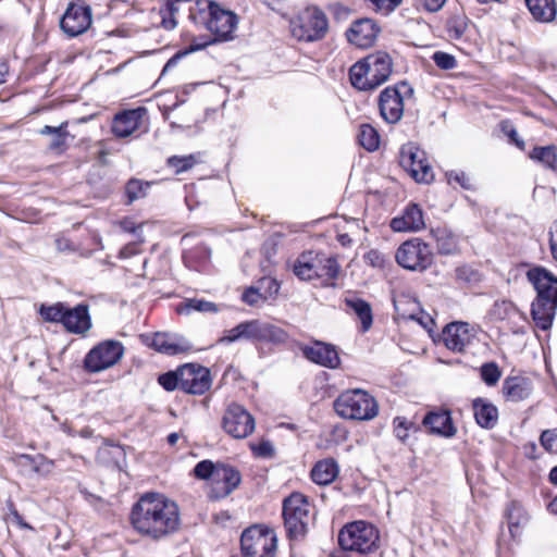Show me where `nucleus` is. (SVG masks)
Listing matches in <instances>:
<instances>
[{
  "mask_svg": "<svg viewBox=\"0 0 557 557\" xmlns=\"http://www.w3.org/2000/svg\"><path fill=\"white\" fill-rule=\"evenodd\" d=\"M129 521L141 536L160 541L178 531L181 513L177 504L164 495L146 493L133 505Z\"/></svg>",
  "mask_w": 557,
  "mask_h": 557,
  "instance_id": "f257e3e1",
  "label": "nucleus"
},
{
  "mask_svg": "<svg viewBox=\"0 0 557 557\" xmlns=\"http://www.w3.org/2000/svg\"><path fill=\"white\" fill-rule=\"evenodd\" d=\"M537 295L531 305V315L537 327L550 329L557 309V277L544 268L536 267L527 273Z\"/></svg>",
  "mask_w": 557,
  "mask_h": 557,
  "instance_id": "f03ea898",
  "label": "nucleus"
},
{
  "mask_svg": "<svg viewBox=\"0 0 557 557\" xmlns=\"http://www.w3.org/2000/svg\"><path fill=\"white\" fill-rule=\"evenodd\" d=\"M189 18L197 27L209 30L219 41L232 40L238 24V16L234 12L212 0H196L189 8Z\"/></svg>",
  "mask_w": 557,
  "mask_h": 557,
  "instance_id": "7ed1b4c3",
  "label": "nucleus"
},
{
  "mask_svg": "<svg viewBox=\"0 0 557 557\" xmlns=\"http://www.w3.org/2000/svg\"><path fill=\"white\" fill-rule=\"evenodd\" d=\"M393 71V60L387 52L376 51L356 62L349 70L351 85L361 91L376 89Z\"/></svg>",
  "mask_w": 557,
  "mask_h": 557,
  "instance_id": "20e7f679",
  "label": "nucleus"
},
{
  "mask_svg": "<svg viewBox=\"0 0 557 557\" xmlns=\"http://www.w3.org/2000/svg\"><path fill=\"white\" fill-rule=\"evenodd\" d=\"M193 473L199 480L210 481V498L212 499L225 498L242 482V474L235 467L224 462H213L209 459L199 461Z\"/></svg>",
  "mask_w": 557,
  "mask_h": 557,
  "instance_id": "39448f33",
  "label": "nucleus"
},
{
  "mask_svg": "<svg viewBox=\"0 0 557 557\" xmlns=\"http://www.w3.org/2000/svg\"><path fill=\"white\" fill-rule=\"evenodd\" d=\"M39 313L46 322L61 323L72 334L85 335L92 326L89 308L85 304L74 308L63 302L41 305Z\"/></svg>",
  "mask_w": 557,
  "mask_h": 557,
  "instance_id": "423d86ee",
  "label": "nucleus"
},
{
  "mask_svg": "<svg viewBox=\"0 0 557 557\" xmlns=\"http://www.w3.org/2000/svg\"><path fill=\"white\" fill-rule=\"evenodd\" d=\"M336 413L349 420L369 421L379 413V405L373 396L363 389L343 392L334 401Z\"/></svg>",
  "mask_w": 557,
  "mask_h": 557,
  "instance_id": "0eeeda50",
  "label": "nucleus"
},
{
  "mask_svg": "<svg viewBox=\"0 0 557 557\" xmlns=\"http://www.w3.org/2000/svg\"><path fill=\"white\" fill-rule=\"evenodd\" d=\"M289 29L298 41H320L329 32V20L319 7L310 5L290 20Z\"/></svg>",
  "mask_w": 557,
  "mask_h": 557,
  "instance_id": "6e6552de",
  "label": "nucleus"
},
{
  "mask_svg": "<svg viewBox=\"0 0 557 557\" xmlns=\"http://www.w3.org/2000/svg\"><path fill=\"white\" fill-rule=\"evenodd\" d=\"M283 518L286 533L290 540L302 539L310 520V505L306 497L299 493H293L283 503Z\"/></svg>",
  "mask_w": 557,
  "mask_h": 557,
  "instance_id": "1a4fd4ad",
  "label": "nucleus"
},
{
  "mask_svg": "<svg viewBox=\"0 0 557 557\" xmlns=\"http://www.w3.org/2000/svg\"><path fill=\"white\" fill-rule=\"evenodd\" d=\"M377 542V530L364 521L348 523L338 533V544L344 550L366 554L371 552Z\"/></svg>",
  "mask_w": 557,
  "mask_h": 557,
  "instance_id": "9d476101",
  "label": "nucleus"
},
{
  "mask_svg": "<svg viewBox=\"0 0 557 557\" xmlns=\"http://www.w3.org/2000/svg\"><path fill=\"white\" fill-rule=\"evenodd\" d=\"M277 540L273 531L259 524L247 528L240 536L243 557H275Z\"/></svg>",
  "mask_w": 557,
  "mask_h": 557,
  "instance_id": "9b49d317",
  "label": "nucleus"
},
{
  "mask_svg": "<svg viewBox=\"0 0 557 557\" xmlns=\"http://www.w3.org/2000/svg\"><path fill=\"white\" fill-rule=\"evenodd\" d=\"M396 261L404 269L422 272L433 262V253L428 244L419 238L403 243L396 251Z\"/></svg>",
  "mask_w": 557,
  "mask_h": 557,
  "instance_id": "f8f14e48",
  "label": "nucleus"
},
{
  "mask_svg": "<svg viewBox=\"0 0 557 557\" xmlns=\"http://www.w3.org/2000/svg\"><path fill=\"white\" fill-rule=\"evenodd\" d=\"M124 355V346L115 339H107L89 350L84 366L89 372H100L115 366Z\"/></svg>",
  "mask_w": 557,
  "mask_h": 557,
  "instance_id": "ddd939ff",
  "label": "nucleus"
},
{
  "mask_svg": "<svg viewBox=\"0 0 557 557\" xmlns=\"http://www.w3.org/2000/svg\"><path fill=\"white\" fill-rule=\"evenodd\" d=\"M399 163L418 183L428 184L434 178L433 170L425 158V152L411 143L401 147Z\"/></svg>",
  "mask_w": 557,
  "mask_h": 557,
  "instance_id": "4468645a",
  "label": "nucleus"
},
{
  "mask_svg": "<svg viewBox=\"0 0 557 557\" xmlns=\"http://www.w3.org/2000/svg\"><path fill=\"white\" fill-rule=\"evenodd\" d=\"M412 95L413 90L407 83L401 82L394 87H386L379 97L380 113L384 121L389 124L397 123L404 114V96L401 90Z\"/></svg>",
  "mask_w": 557,
  "mask_h": 557,
  "instance_id": "2eb2a0df",
  "label": "nucleus"
},
{
  "mask_svg": "<svg viewBox=\"0 0 557 557\" xmlns=\"http://www.w3.org/2000/svg\"><path fill=\"white\" fill-rule=\"evenodd\" d=\"M212 385L210 370L198 363L181 367V391L191 395H203Z\"/></svg>",
  "mask_w": 557,
  "mask_h": 557,
  "instance_id": "dca6fc26",
  "label": "nucleus"
},
{
  "mask_svg": "<svg viewBox=\"0 0 557 557\" xmlns=\"http://www.w3.org/2000/svg\"><path fill=\"white\" fill-rule=\"evenodd\" d=\"M223 428L234 438H245L253 432L255 419L243 406L232 404L224 413Z\"/></svg>",
  "mask_w": 557,
  "mask_h": 557,
  "instance_id": "f3484780",
  "label": "nucleus"
},
{
  "mask_svg": "<svg viewBox=\"0 0 557 557\" xmlns=\"http://www.w3.org/2000/svg\"><path fill=\"white\" fill-rule=\"evenodd\" d=\"M91 21L90 7L71 2L60 20V27L67 36L76 37L89 28Z\"/></svg>",
  "mask_w": 557,
  "mask_h": 557,
  "instance_id": "a211bd4d",
  "label": "nucleus"
},
{
  "mask_svg": "<svg viewBox=\"0 0 557 557\" xmlns=\"http://www.w3.org/2000/svg\"><path fill=\"white\" fill-rule=\"evenodd\" d=\"M145 342L156 351L168 356L180 355L191 349V344L175 333L157 332L151 336H146Z\"/></svg>",
  "mask_w": 557,
  "mask_h": 557,
  "instance_id": "6ab92c4d",
  "label": "nucleus"
},
{
  "mask_svg": "<svg viewBox=\"0 0 557 557\" xmlns=\"http://www.w3.org/2000/svg\"><path fill=\"white\" fill-rule=\"evenodd\" d=\"M470 325L466 322L447 324L442 332L444 345L451 351L462 352L472 342Z\"/></svg>",
  "mask_w": 557,
  "mask_h": 557,
  "instance_id": "aec40b11",
  "label": "nucleus"
},
{
  "mask_svg": "<svg viewBox=\"0 0 557 557\" xmlns=\"http://www.w3.org/2000/svg\"><path fill=\"white\" fill-rule=\"evenodd\" d=\"M380 33V27L371 18L355 21L347 30L346 36L350 44L359 48L371 47Z\"/></svg>",
  "mask_w": 557,
  "mask_h": 557,
  "instance_id": "412c9836",
  "label": "nucleus"
},
{
  "mask_svg": "<svg viewBox=\"0 0 557 557\" xmlns=\"http://www.w3.org/2000/svg\"><path fill=\"white\" fill-rule=\"evenodd\" d=\"M490 317L495 321H507L515 334L522 333L520 324L527 321L525 313L520 311L513 302L506 299L494 302L490 310Z\"/></svg>",
  "mask_w": 557,
  "mask_h": 557,
  "instance_id": "4be33fe9",
  "label": "nucleus"
},
{
  "mask_svg": "<svg viewBox=\"0 0 557 557\" xmlns=\"http://www.w3.org/2000/svg\"><path fill=\"white\" fill-rule=\"evenodd\" d=\"M301 351L308 360L325 368L335 369L341 363L337 350L330 344L314 342L311 346H304Z\"/></svg>",
  "mask_w": 557,
  "mask_h": 557,
  "instance_id": "5701e85b",
  "label": "nucleus"
},
{
  "mask_svg": "<svg viewBox=\"0 0 557 557\" xmlns=\"http://www.w3.org/2000/svg\"><path fill=\"white\" fill-rule=\"evenodd\" d=\"M422 423L432 434H436L442 437L450 438L457 433V428L453 422L451 413L447 409L428 412L423 418Z\"/></svg>",
  "mask_w": 557,
  "mask_h": 557,
  "instance_id": "b1692460",
  "label": "nucleus"
},
{
  "mask_svg": "<svg viewBox=\"0 0 557 557\" xmlns=\"http://www.w3.org/2000/svg\"><path fill=\"white\" fill-rule=\"evenodd\" d=\"M14 463L25 476H33L34 474L47 476L51 473L54 466L52 460L40 454L36 456L18 455L14 458Z\"/></svg>",
  "mask_w": 557,
  "mask_h": 557,
  "instance_id": "393cba45",
  "label": "nucleus"
},
{
  "mask_svg": "<svg viewBox=\"0 0 557 557\" xmlns=\"http://www.w3.org/2000/svg\"><path fill=\"white\" fill-rule=\"evenodd\" d=\"M146 109L137 108L117 113L112 121V133L116 137L125 138L132 135L140 124Z\"/></svg>",
  "mask_w": 557,
  "mask_h": 557,
  "instance_id": "a878e982",
  "label": "nucleus"
},
{
  "mask_svg": "<svg viewBox=\"0 0 557 557\" xmlns=\"http://www.w3.org/2000/svg\"><path fill=\"white\" fill-rule=\"evenodd\" d=\"M193 238L191 234H185L181 243L185 247L183 251V261L186 267L194 270H200L208 264L211 258V249L205 244H197L194 248H187Z\"/></svg>",
  "mask_w": 557,
  "mask_h": 557,
  "instance_id": "bb28decb",
  "label": "nucleus"
},
{
  "mask_svg": "<svg viewBox=\"0 0 557 557\" xmlns=\"http://www.w3.org/2000/svg\"><path fill=\"white\" fill-rule=\"evenodd\" d=\"M391 227L395 232H417L424 227L422 210L418 205H409L401 216L391 221Z\"/></svg>",
  "mask_w": 557,
  "mask_h": 557,
  "instance_id": "cd10ccee",
  "label": "nucleus"
},
{
  "mask_svg": "<svg viewBox=\"0 0 557 557\" xmlns=\"http://www.w3.org/2000/svg\"><path fill=\"white\" fill-rule=\"evenodd\" d=\"M288 333L282 327L262 320L256 319V338L255 342L268 343L272 345H282L288 341Z\"/></svg>",
  "mask_w": 557,
  "mask_h": 557,
  "instance_id": "c85d7f7f",
  "label": "nucleus"
},
{
  "mask_svg": "<svg viewBox=\"0 0 557 557\" xmlns=\"http://www.w3.org/2000/svg\"><path fill=\"white\" fill-rule=\"evenodd\" d=\"M476 423L486 430H492L498 421V409L488 400L478 397L472 401Z\"/></svg>",
  "mask_w": 557,
  "mask_h": 557,
  "instance_id": "c756f323",
  "label": "nucleus"
},
{
  "mask_svg": "<svg viewBox=\"0 0 557 557\" xmlns=\"http://www.w3.org/2000/svg\"><path fill=\"white\" fill-rule=\"evenodd\" d=\"M532 391V382L524 376H508L503 384L504 395L516 403L527 399Z\"/></svg>",
  "mask_w": 557,
  "mask_h": 557,
  "instance_id": "7c9ffc66",
  "label": "nucleus"
},
{
  "mask_svg": "<svg viewBox=\"0 0 557 557\" xmlns=\"http://www.w3.org/2000/svg\"><path fill=\"white\" fill-rule=\"evenodd\" d=\"M527 7L536 22L550 23L557 15L555 0H525Z\"/></svg>",
  "mask_w": 557,
  "mask_h": 557,
  "instance_id": "2f4dec72",
  "label": "nucleus"
},
{
  "mask_svg": "<svg viewBox=\"0 0 557 557\" xmlns=\"http://www.w3.org/2000/svg\"><path fill=\"white\" fill-rule=\"evenodd\" d=\"M338 472V465L334 459H323L318 461L312 468L311 479L319 485H329L336 479Z\"/></svg>",
  "mask_w": 557,
  "mask_h": 557,
  "instance_id": "473e14b6",
  "label": "nucleus"
},
{
  "mask_svg": "<svg viewBox=\"0 0 557 557\" xmlns=\"http://www.w3.org/2000/svg\"><path fill=\"white\" fill-rule=\"evenodd\" d=\"M345 304L347 308L351 310L360 320L361 332H368L373 323V314L370 304L358 297L346 298Z\"/></svg>",
  "mask_w": 557,
  "mask_h": 557,
  "instance_id": "72a5a7b5",
  "label": "nucleus"
},
{
  "mask_svg": "<svg viewBox=\"0 0 557 557\" xmlns=\"http://www.w3.org/2000/svg\"><path fill=\"white\" fill-rule=\"evenodd\" d=\"M339 264L333 257L314 253V278L335 280L339 273Z\"/></svg>",
  "mask_w": 557,
  "mask_h": 557,
  "instance_id": "f704fd0d",
  "label": "nucleus"
},
{
  "mask_svg": "<svg viewBox=\"0 0 557 557\" xmlns=\"http://www.w3.org/2000/svg\"><path fill=\"white\" fill-rule=\"evenodd\" d=\"M38 133L44 136H51L48 146L51 151L61 153L65 150L66 138L69 136L67 122H63L59 126L45 125Z\"/></svg>",
  "mask_w": 557,
  "mask_h": 557,
  "instance_id": "c9c22d12",
  "label": "nucleus"
},
{
  "mask_svg": "<svg viewBox=\"0 0 557 557\" xmlns=\"http://www.w3.org/2000/svg\"><path fill=\"white\" fill-rule=\"evenodd\" d=\"M294 273L304 281L314 278V252L308 251L300 255L294 264Z\"/></svg>",
  "mask_w": 557,
  "mask_h": 557,
  "instance_id": "e433bc0d",
  "label": "nucleus"
},
{
  "mask_svg": "<svg viewBox=\"0 0 557 557\" xmlns=\"http://www.w3.org/2000/svg\"><path fill=\"white\" fill-rule=\"evenodd\" d=\"M506 515H507L509 531L512 536H516L517 533L519 532L520 527H522L523 524L527 523L528 515L523 510V508L515 502H512L508 506V508L506 510Z\"/></svg>",
  "mask_w": 557,
  "mask_h": 557,
  "instance_id": "4c0bfd02",
  "label": "nucleus"
},
{
  "mask_svg": "<svg viewBox=\"0 0 557 557\" xmlns=\"http://www.w3.org/2000/svg\"><path fill=\"white\" fill-rule=\"evenodd\" d=\"M530 158L549 170H555L557 164V148L554 145L535 147L531 151Z\"/></svg>",
  "mask_w": 557,
  "mask_h": 557,
  "instance_id": "58836bf2",
  "label": "nucleus"
},
{
  "mask_svg": "<svg viewBox=\"0 0 557 557\" xmlns=\"http://www.w3.org/2000/svg\"><path fill=\"white\" fill-rule=\"evenodd\" d=\"M358 139L360 145L368 151H374L380 146V135L376 129L369 124L360 126Z\"/></svg>",
  "mask_w": 557,
  "mask_h": 557,
  "instance_id": "ea45409f",
  "label": "nucleus"
},
{
  "mask_svg": "<svg viewBox=\"0 0 557 557\" xmlns=\"http://www.w3.org/2000/svg\"><path fill=\"white\" fill-rule=\"evenodd\" d=\"M149 187H150L149 182H144V181L137 180V178L129 180L125 186L127 203H132L138 199L146 197Z\"/></svg>",
  "mask_w": 557,
  "mask_h": 557,
  "instance_id": "a19ab883",
  "label": "nucleus"
},
{
  "mask_svg": "<svg viewBox=\"0 0 557 557\" xmlns=\"http://www.w3.org/2000/svg\"><path fill=\"white\" fill-rule=\"evenodd\" d=\"M197 163L194 154L172 156L168 159V165L174 169L176 174L190 170Z\"/></svg>",
  "mask_w": 557,
  "mask_h": 557,
  "instance_id": "79ce46f5",
  "label": "nucleus"
},
{
  "mask_svg": "<svg viewBox=\"0 0 557 557\" xmlns=\"http://www.w3.org/2000/svg\"><path fill=\"white\" fill-rule=\"evenodd\" d=\"M480 374L482 381L488 386L496 385L502 376L499 367L495 362L483 363L480 368Z\"/></svg>",
  "mask_w": 557,
  "mask_h": 557,
  "instance_id": "37998d69",
  "label": "nucleus"
},
{
  "mask_svg": "<svg viewBox=\"0 0 557 557\" xmlns=\"http://www.w3.org/2000/svg\"><path fill=\"white\" fill-rule=\"evenodd\" d=\"M158 383L168 392L181 389V367L176 371H169L159 375Z\"/></svg>",
  "mask_w": 557,
  "mask_h": 557,
  "instance_id": "c03bdc74",
  "label": "nucleus"
},
{
  "mask_svg": "<svg viewBox=\"0 0 557 557\" xmlns=\"http://www.w3.org/2000/svg\"><path fill=\"white\" fill-rule=\"evenodd\" d=\"M447 183L453 186H460L466 190L473 189L471 178L462 171H448L445 174Z\"/></svg>",
  "mask_w": 557,
  "mask_h": 557,
  "instance_id": "a18cd8bd",
  "label": "nucleus"
},
{
  "mask_svg": "<svg viewBox=\"0 0 557 557\" xmlns=\"http://www.w3.org/2000/svg\"><path fill=\"white\" fill-rule=\"evenodd\" d=\"M184 310L189 313L190 311L199 312H216L218 307L214 302L203 299L191 298L184 302Z\"/></svg>",
  "mask_w": 557,
  "mask_h": 557,
  "instance_id": "49530a36",
  "label": "nucleus"
},
{
  "mask_svg": "<svg viewBox=\"0 0 557 557\" xmlns=\"http://www.w3.org/2000/svg\"><path fill=\"white\" fill-rule=\"evenodd\" d=\"M432 60L442 70H453L457 65V61L453 54L443 51L434 52Z\"/></svg>",
  "mask_w": 557,
  "mask_h": 557,
  "instance_id": "de8ad7c7",
  "label": "nucleus"
},
{
  "mask_svg": "<svg viewBox=\"0 0 557 557\" xmlns=\"http://www.w3.org/2000/svg\"><path fill=\"white\" fill-rule=\"evenodd\" d=\"M393 424L396 437L403 442L408 437L409 430L413 428V423L408 421L405 417H396Z\"/></svg>",
  "mask_w": 557,
  "mask_h": 557,
  "instance_id": "09e8293b",
  "label": "nucleus"
},
{
  "mask_svg": "<svg viewBox=\"0 0 557 557\" xmlns=\"http://www.w3.org/2000/svg\"><path fill=\"white\" fill-rule=\"evenodd\" d=\"M374 10L383 15H388L401 3V0H368Z\"/></svg>",
  "mask_w": 557,
  "mask_h": 557,
  "instance_id": "8fccbe9b",
  "label": "nucleus"
},
{
  "mask_svg": "<svg viewBox=\"0 0 557 557\" xmlns=\"http://www.w3.org/2000/svg\"><path fill=\"white\" fill-rule=\"evenodd\" d=\"M478 272L469 265H461L456 269V278L460 282L472 283L478 281Z\"/></svg>",
  "mask_w": 557,
  "mask_h": 557,
  "instance_id": "3c124183",
  "label": "nucleus"
},
{
  "mask_svg": "<svg viewBox=\"0 0 557 557\" xmlns=\"http://www.w3.org/2000/svg\"><path fill=\"white\" fill-rule=\"evenodd\" d=\"M542 446L548 451H555V446L557 442V432L556 430H546L541 434L540 437Z\"/></svg>",
  "mask_w": 557,
  "mask_h": 557,
  "instance_id": "603ef678",
  "label": "nucleus"
},
{
  "mask_svg": "<svg viewBox=\"0 0 557 557\" xmlns=\"http://www.w3.org/2000/svg\"><path fill=\"white\" fill-rule=\"evenodd\" d=\"M253 453L261 458H271L274 456L275 449L271 442L262 441L252 447Z\"/></svg>",
  "mask_w": 557,
  "mask_h": 557,
  "instance_id": "864d4df0",
  "label": "nucleus"
},
{
  "mask_svg": "<svg viewBox=\"0 0 557 557\" xmlns=\"http://www.w3.org/2000/svg\"><path fill=\"white\" fill-rule=\"evenodd\" d=\"M364 260L373 268H383L385 263L384 255L379 250L371 249L364 255Z\"/></svg>",
  "mask_w": 557,
  "mask_h": 557,
  "instance_id": "5fc2aeb1",
  "label": "nucleus"
},
{
  "mask_svg": "<svg viewBox=\"0 0 557 557\" xmlns=\"http://www.w3.org/2000/svg\"><path fill=\"white\" fill-rule=\"evenodd\" d=\"M242 339V323H239L235 327L226 331V334L223 337H221L219 342L222 344H231Z\"/></svg>",
  "mask_w": 557,
  "mask_h": 557,
  "instance_id": "6e6d98bb",
  "label": "nucleus"
},
{
  "mask_svg": "<svg viewBox=\"0 0 557 557\" xmlns=\"http://www.w3.org/2000/svg\"><path fill=\"white\" fill-rule=\"evenodd\" d=\"M242 299L249 306H256L259 304V301L263 300L264 298L262 297L258 289L250 287L244 292Z\"/></svg>",
  "mask_w": 557,
  "mask_h": 557,
  "instance_id": "4d7b16f0",
  "label": "nucleus"
},
{
  "mask_svg": "<svg viewBox=\"0 0 557 557\" xmlns=\"http://www.w3.org/2000/svg\"><path fill=\"white\" fill-rule=\"evenodd\" d=\"M215 41H218L216 37L214 39H212L211 37H207V36L196 38L190 44L189 48L186 51H184V53H189V52H195V51L201 50Z\"/></svg>",
  "mask_w": 557,
  "mask_h": 557,
  "instance_id": "13d9d810",
  "label": "nucleus"
},
{
  "mask_svg": "<svg viewBox=\"0 0 557 557\" xmlns=\"http://www.w3.org/2000/svg\"><path fill=\"white\" fill-rule=\"evenodd\" d=\"M243 339L255 342L256 338V320L242 322Z\"/></svg>",
  "mask_w": 557,
  "mask_h": 557,
  "instance_id": "bf43d9fd",
  "label": "nucleus"
},
{
  "mask_svg": "<svg viewBox=\"0 0 557 557\" xmlns=\"http://www.w3.org/2000/svg\"><path fill=\"white\" fill-rule=\"evenodd\" d=\"M419 4L429 12H437L443 8L446 0H417Z\"/></svg>",
  "mask_w": 557,
  "mask_h": 557,
  "instance_id": "052dcab7",
  "label": "nucleus"
},
{
  "mask_svg": "<svg viewBox=\"0 0 557 557\" xmlns=\"http://www.w3.org/2000/svg\"><path fill=\"white\" fill-rule=\"evenodd\" d=\"M549 246L553 258L557 261V221L550 227Z\"/></svg>",
  "mask_w": 557,
  "mask_h": 557,
  "instance_id": "680f3d73",
  "label": "nucleus"
},
{
  "mask_svg": "<svg viewBox=\"0 0 557 557\" xmlns=\"http://www.w3.org/2000/svg\"><path fill=\"white\" fill-rule=\"evenodd\" d=\"M178 10V3L175 0H166L164 8L161 9V13H164L169 16H175Z\"/></svg>",
  "mask_w": 557,
  "mask_h": 557,
  "instance_id": "e2e57ef3",
  "label": "nucleus"
},
{
  "mask_svg": "<svg viewBox=\"0 0 557 557\" xmlns=\"http://www.w3.org/2000/svg\"><path fill=\"white\" fill-rule=\"evenodd\" d=\"M162 14V24L163 26L166 28V29H173L175 28L176 26V20H175V16H169L164 13H161Z\"/></svg>",
  "mask_w": 557,
  "mask_h": 557,
  "instance_id": "0e129e2a",
  "label": "nucleus"
},
{
  "mask_svg": "<svg viewBox=\"0 0 557 557\" xmlns=\"http://www.w3.org/2000/svg\"><path fill=\"white\" fill-rule=\"evenodd\" d=\"M184 54H185L184 52H178V53L174 54V55H173V57H172V58H171V59L165 63V65H164V67H163V71H162V72L164 73V72H166L168 70H170L171 67H174V66L177 64V62H178L180 58H181L182 55H184Z\"/></svg>",
  "mask_w": 557,
  "mask_h": 557,
  "instance_id": "69168bd1",
  "label": "nucleus"
},
{
  "mask_svg": "<svg viewBox=\"0 0 557 557\" xmlns=\"http://www.w3.org/2000/svg\"><path fill=\"white\" fill-rule=\"evenodd\" d=\"M120 226L126 233H135L138 228L131 220L122 221Z\"/></svg>",
  "mask_w": 557,
  "mask_h": 557,
  "instance_id": "338daca9",
  "label": "nucleus"
},
{
  "mask_svg": "<svg viewBox=\"0 0 557 557\" xmlns=\"http://www.w3.org/2000/svg\"><path fill=\"white\" fill-rule=\"evenodd\" d=\"M448 32H449L450 37H453L455 39H459V38H461V36L465 33V27L461 25L451 26V27H449Z\"/></svg>",
  "mask_w": 557,
  "mask_h": 557,
  "instance_id": "774afa93",
  "label": "nucleus"
}]
</instances>
